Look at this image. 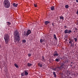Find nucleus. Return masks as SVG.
I'll return each mask as SVG.
<instances>
[{
    "label": "nucleus",
    "mask_w": 78,
    "mask_h": 78,
    "mask_svg": "<svg viewBox=\"0 0 78 78\" xmlns=\"http://www.w3.org/2000/svg\"><path fill=\"white\" fill-rule=\"evenodd\" d=\"M14 35L15 39L16 41L18 42L20 41V36H19V33L16 30L14 32Z\"/></svg>",
    "instance_id": "nucleus-1"
},
{
    "label": "nucleus",
    "mask_w": 78,
    "mask_h": 78,
    "mask_svg": "<svg viewBox=\"0 0 78 78\" xmlns=\"http://www.w3.org/2000/svg\"><path fill=\"white\" fill-rule=\"evenodd\" d=\"M4 6L6 8H8L10 7V2L8 0H5L4 2Z\"/></svg>",
    "instance_id": "nucleus-2"
},
{
    "label": "nucleus",
    "mask_w": 78,
    "mask_h": 78,
    "mask_svg": "<svg viewBox=\"0 0 78 78\" xmlns=\"http://www.w3.org/2000/svg\"><path fill=\"white\" fill-rule=\"evenodd\" d=\"M4 39L5 40V42L6 44H8L9 40V35L8 34H6L4 36Z\"/></svg>",
    "instance_id": "nucleus-3"
},
{
    "label": "nucleus",
    "mask_w": 78,
    "mask_h": 78,
    "mask_svg": "<svg viewBox=\"0 0 78 78\" xmlns=\"http://www.w3.org/2000/svg\"><path fill=\"white\" fill-rule=\"evenodd\" d=\"M30 33H31V30H28L27 32H24V36H28L29 34H30Z\"/></svg>",
    "instance_id": "nucleus-4"
},
{
    "label": "nucleus",
    "mask_w": 78,
    "mask_h": 78,
    "mask_svg": "<svg viewBox=\"0 0 78 78\" xmlns=\"http://www.w3.org/2000/svg\"><path fill=\"white\" fill-rule=\"evenodd\" d=\"M64 33L65 34H70L72 33V32L71 30H69L68 29H66L64 31Z\"/></svg>",
    "instance_id": "nucleus-5"
},
{
    "label": "nucleus",
    "mask_w": 78,
    "mask_h": 78,
    "mask_svg": "<svg viewBox=\"0 0 78 78\" xmlns=\"http://www.w3.org/2000/svg\"><path fill=\"white\" fill-rule=\"evenodd\" d=\"M58 55H59V54L57 52V51H55L54 53V54H53V56H54V57L58 56Z\"/></svg>",
    "instance_id": "nucleus-6"
},
{
    "label": "nucleus",
    "mask_w": 78,
    "mask_h": 78,
    "mask_svg": "<svg viewBox=\"0 0 78 78\" xmlns=\"http://www.w3.org/2000/svg\"><path fill=\"white\" fill-rule=\"evenodd\" d=\"M60 66L61 67H60V68H61V69H62V67H63V66H64V64L63 63H60Z\"/></svg>",
    "instance_id": "nucleus-7"
},
{
    "label": "nucleus",
    "mask_w": 78,
    "mask_h": 78,
    "mask_svg": "<svg viewBox=\"0 0 78 78\" xmlns=\"http://www.w3.org/2000/svg\"><path fill=\"white\" fill-rule=\"evenodd\" d=\"M42 61H43V62H45V59H44V56H42V58L41 59Z\"/></svg>",
    "instance_id": "nucleus-8"
},
{
    "label": "nucleus",
    "mask_w": 78,
    "mask_h": 78,
    "mask_svg": "<svg viewBox=\"0 0 78 78\" xmlns=\"http://www.w3.org/2000/svg\"><path fill=\"white\" fill-rule=\"evenodd\" d=\"M13 5L14 6V7H17V6H18V4H16L15 3H13Z\"/></svg>",
    "instance_id": "nucleus-9"
},
{
    "label": "nucleus",
    "mask_w": 78,
    "mask_h": 78,
    "mask_svg": "<svg viewBox=\"0 0 78 78\" xmlns=\"http://www.w3.org/2000/svg\"><path fill=\"white\" fill-rule=\"evenodd\" d=\"M51 11H53V10H55V7L54 6H51Z\"/></svg>",
    "instance_id": "nucleus-10"
},
{
    "label": "nucleus",
    "mask_w": 78,
    "mask_h": 78,
    "mask_svg": "<svg viewBox=\"0 0 78 78\" xmlns=\"http://www.w3.org/2000/svg\"><path fill=\"white\" fill-rule=\"evenodd\" d=\"M24 74L26 75V76H27V75H28V73L27 71H24Z\"/></svg>",
    "instance_id": "nucleus-11"
},
{
    "label": "nucleus",
    "mask_w": 78,
    "mask_h": 78,
    "mask_svg": "<svg viewBox=\"0 0 78 78\" xmlns=\"http://www.w3.org/2000/svg\"><path fill=\"white\" fill-rule=\"evenodd\" d=\"M53 73L55 78H56V76H56V73L55 72H53Z\"/></svg>",
    "instance_id": "nucleus-12"
},
{
    "label": "nucleus",
    "mask_w": 78,
    "mask_h": 78,
    "mask_svg": "<svg viewBox=\"0 0 78 78\" xmlns=\"http://www.w3.org/2000/svg\"><path fill=\"white\" fill-rule=\"evenodd\" d=\"M14 65L17 68V69H19V66H18V65H17V64H16V63H15L14 64Z\"/></svg>",
    "instance_id": "nucleus-13"
},
{
    "label": "nucleus",
    "mask_w": 78,
    "mask_h": 78,
    "mask_svg": "<svg viewBox=\"0 0 78 78\" xmlns=\"http://www.w3.org/2000/svg\"><path fill=\"white\" fill-rule=\"evenodd\" d=\"M48 23H50V22L48 21H46L45 22V24L46 25H47Z\"/></svg>",
    "instance_id": "nucleus-14"
},
{
    "label": "nucleus",
    "mask_w": 78,
    "mask_h": 78,
    "mask_svg": "<svg viewBox=\"0 0 78 78\" xmlns=\"http://www.w3.org/2000/svg\"><path fill=\"white\" fill-rule=\"evenodd\" d=\"M32 64L31 63H27V66L28 67H31V66H32Z\"/></svg>",
    "instance_id": "nucleus-15"
},
{
    "label": "nucleus",
    "mask_w": 78,
    "mask_h": 78,
    "mask_svg": "<svg viewBox=\"0 0 78 78\" xmlns=\"http://www.w3.org/2000/svg\"><path fill=\"white\" fill-rule=\"evenodd\" d=\"M54 39H55V40H57V38H56V35L54 34Z\"/></svg>",
    "instance_id": "nucleus-16"
},
{
    "label": "nucleus",
    "mask_w": 78,
    "mask_h": 78,
    "mask_svg": "<svg viewBox=\"0 0 78 78\" xmlns=\"http://www.w3.org/2000/svg\"><path fill=\"white\" fill-rule=\"evenodd\" d=\"M38 65L39 67H42V65L41 64L39 63Z\"/></svg>",
    "instance_id": "nucleus-17"
},
{
    "label": "nucleus",
    "mask_w": 78,
    "mask_h": 78,
    "mask_svg": "<svg viewBox=\"0 0 78 78\" xmlns=\"http://www.w3.org/2000/svg\"><path fill=\"white\" fill-rule=\"evenodd\" d=\"M60 60V58H56L55 59V61H56V62H59V60Z\"/></svg>",
    "instance_id": "nucleus-18"
},
{
    "label": "nucleus",
    "mask_w": 78,
    "mask_h": 78,
    "mask_svg": "<svg viewBox=\"0 0 78 78\" xmlns=\"http://www.w3.org/2000/svg\"><path fill=\"white\" fill-rule=\"evenodd\" d=\"M6 23L7 25H11V23H10L9 22H7Z\"/></svg>",
    "instance_id": "nucleus-19"
},
{
    "label": "nucleus",
    "mask_w": 78,
    "mask_h": 78,
    "mask_svg": "<svg viewBox=\"0 0 78 78\" xmlns=\"http://www.w3.org/2000/svg\"><path fill=\"white\" fill-rule=\"evenodd\" d=\"M21 75L22 76H25V73H21Z\"/></svg>",
    "instance_id": "nucleus-20"
},
{
    "label": "nucleus",
    "mask_w": 78,
    "mask_h": 78,
    "mask_svg": "<svg viewBox=\"0 0 78 78\" xmlns=\"http://www.w3.org/2000/svg\"><path fill=\"white\" fill-rule=\"evenodd\" d=\"M69 5H66L65 6V7L67 9V8H69Z\"/></svg>",
    "instance_id": "nucleus-21"
},
{
    "label": "nucleus",
    "mask_w": 78,
    "mask_h": 78,
    "mask_svg": "<svg viewBox=\"0 0 78 78\" xmlns=\"http://www.w3.org/2000/svg\"><path fill=\"white\" fill-rule=\"evenodd\" d=\"M40 41L41 43H42V42L44 41V40L42 39H41L40 40Z\"/></svg>",
    "instance_id": "nucleus-22"
},
{
    "label": "nucleus",
    "mask_w": 78,
    "mask_h": 78,
    "mask_svg": "<svg viewBox=\"0 0 78 78\" xmlns=\"http://www.w3.org/2000/svg\"><path fill=\"white\" fill-rule=\"evenodd\" d=\"M74 39L75 40V42H77V41L78 40V39L76 38H74Z\"/></svg>",
    "instance_id": "nucleus-23"
},
{
    "label": "nucleus",
    "mask_w": 78,
    "mask_h": 78,
    "mask_svg": "<svg viewBox=\"0 0 78 78\" xmlns=\"http://www.w3.org/2000/svg\"><path fill=\"white\" fill-rule=\"evenodd\" d=\"M60 20H61V19H62L63 20H64V17L63 16H61L60 17Z\"/></svg>",
    "instance_id": "nucleus-24"
},
{
    "label": "nucleus",
    "mask_w": 78,
    "mask_h": 78,
    "mask_svg": "<svg viewBox=\"0 0 78 78\" xmlns=\"http://www.w3.org/2000/svg\"><path fill=\"white\" fill-rule=\"evenodd\" d=\"M55 68L56 70H57V71H58V68H59V67H56Z\"/></svg>",
    "instance_id": "nucleus-25"
},
{
    "label": "nucleus",
    "mask_w": 78,
    "mask_h": 78,
    "mask_svg": "<svg viewBox=\"0 0 78 78\" xmlns=\"http://www.w3.org/2000/svg\"><path fill=\"white\" fill-rule=\"evenodd\" d=\"M24 43H25L26 42V40H23L22 41Z\"/></svg>",
    "instance_id": "nucleus-26"
},
{
    "label": "nucleus",
    "mask_w": 78,
    "mask_h": 78,
    "mask_svg": "<svg viewBox=\"0 0 78 78\" xmlns=\"http://www.w3.org/2000/svg\"><path fill=\"white\" fill-rule=\"evenodd\" d=\"M34 6L35 7H37V4H34Z\"/></svg>",
    "instance_id": "nucleus-27"
},
{
    "label": "nucleus",
    "mask_w": 78,
    "mask_h": 78,
    "mask_svg": "<svg viewBox=\"0 0 78 78\" xmlns=\"http://www.w3.org/2000/svg\"><path fill=\"white\" fill-rule=\"evenodd\" d=\"M52 69L53 70H54V71H56V68H52Z\"/></svg>",
    "instance_id": "nucleus-28"
},
{
    "label": "nucleus",
    "mask_w": 78,
    "mask_h": 78,
    "mask_svg": "<svg viewBox=\"0 0 78 78\" xmlns=\"http://www.w3.org/2000/svg\"><path fill=\"white\" fill-rule=\"evenodd\" d=\"M31 54H28V56L29 57H30V56H31Z\"/></svg>",
    "instance_id": "nucleus-29"
},
{
    "label": "nucleus",
    "mask_w": 78,
    "mask_h": 78,
    "mask_svg": "<svg viewBox=\"0 0 78 78\" xmlns=\"http://www.w3.org/2000/svg\"><path fill=\"white\" fill-rule=\"evenodd\" d=\"M57 58L58 59H61V57L59 56H58Z\"/></svg>",
    "instance_id": "nucleus-30"
},
{
    "label": "nucleus",
    "mask_w": 78,
    "mask_h": 78,
    "mask_svg": "<svg viewBox=\"0 0 78 78\" xmlns=\"http://www.w3.org/2000/svg\"><path fill=\"white\" fill-rule=\"evenodd\" d=\"M54 23H52V25L53 26V27H54Z\"/></svg>",
    "instance_id": "nucleus-31"
},
{
    "label": "nucleus",
    "mask_w": 78,
    "mask_h": 78,
    "mask_svg": "<svg viewBox=\"0 0 78 78\" xmlns=\"http://www.w3.org/2000/svg\"><path fill=\"white\" fill-rule=\"evenodd\" d=\"M75 31H78V29L76 28L75 29Z\"/></svg>",
    "instance_id": "nucleus-32"
},
{
    "label": "nucleus",
    "mask_w": 78,
    "mask_h": 78,
    "mask_svg": "<svg viewBox=\"0 0 78 78\" xmlns=\"http://www.w3.org/2000/svg\"><path fill=\"white\" fill-rule=\"evenodd\" d=\"M73 45H74V44H73H73L71 43V46H72V47H73Z\"/></svg>",
    "instance_id": "nucleus-33"
},
{
    "label": "nucleus",
    "mask_w": 78,
    "mask_h": 78,
    "mask_svg": "<svg viewBox=\"0 0 78 78\" xmlns=\"http://www.w3.org/2000/svg\"><path fill=\"white\" fill-rule=\"evenodd\" d=\"M69 44H72V41H69Z\"/></svg>",
    "instance_id": "nucleus-34"
},
{
    "label": "nucleus",
    "mask_w": 78,
    "mask_h": 78,
    "mask_svg": "<svg viewBox=\"0 0 78 78\" xmlns=\"http://www.w3.org/2000/svg\"><path fill=\"white\" fill-rule=\"evenodd\" d=\"M76 14H78V10L76 12Z\"/></svg>",
    "instance_id": "nucleus-35"
},
{
    "label": "nucleus",
    "mask_w": 78,
    "mask_h": 78,
    "mask_svg": "<svg viewBox=\"0 0 78 78\" xmlns=\"http://www.w3.org/2000/svg\"><path fill=\"white\" fill-rule=\"evenodd\" d=\"M76 1L77 3H78V0H76Z\"/></svg>",
    "instance_id": "nucleus-36"
},
{
    "label": "nucleus",
    "mask_w": 78,
    "mask_h": 78,
    "mask_svg": "<svg viewBox=\"0 0 78 78\" xmlns=\"http://www.w3.org/2000/svg\"><path fill=\"white\" fill-rule=\"evenodd\" d=\"M64 27H65V28H66V26H65Z\"/></svg>",
    "instance_id": "nucleus-37"
},
{
    "label": "nucleus",
    "mask_w": 78,
    "mask_h": 78,
    "mask_svg": "<svg viewBox=\"0 0 78 78\" xmlns=\"http://www.w3.org/2000/svg\"><path fill=\"white\" fill-rule=\"evenodd\" d=\"M76 25H78V23H77Z\"/></svg>",
    "instance_id": "nucleus-38"
},
{
    "label": "nucleus",
    "mask_w": 78,
    "mask_h": 78,
    "mask_svg": "<svg viewBox=\"0 0 78 78\" xmlns=\"http://www.w3.org/2000/svg\"><path fill=\"white\" fill-rule=\"evenodd\" d=\"M1 47V45L0 44V48Z\"/></svg>",
    "instance_id": "nucleus-39"
},
{
    "label": "nucleus",
    "mask_w": 78,
    "mask_h": 78,
    "mask_svg": "<svg viewBox=\"0 0 78 78\" xmlns=\"http://www.w3.org/2000/svg\"><path fill=\"white\" fill-rule=\"evenodd\" d=\"M71 64H73V62H71Z\"/></svg>",
    "instance_id": "nucleus-40"
},
{
    "label": "nucleus",
    "mask_w": 78,
    "mask_h": 78,
    "mask_svg": "<svg viewBox=\"0 0 78 78\" xmlns=\"http://www.w3.org/2000/svg\"><path fill=\"white\" fill-rule=\"evenodd\" d=\"M74 33H75V31H74Z\"/></svg>",
    "instance_id": "nucleus-41"
}]
</instances>
